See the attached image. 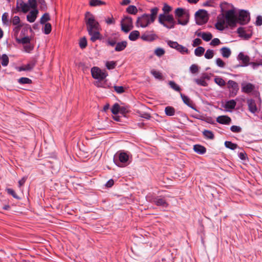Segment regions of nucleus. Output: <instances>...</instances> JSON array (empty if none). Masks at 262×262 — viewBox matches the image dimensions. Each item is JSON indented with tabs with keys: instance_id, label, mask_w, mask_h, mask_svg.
I'll return each mask as SVG.
<instances>
[{
	"instance_id": "nucleus-1",
	"label": "nucleus",
	"mask_w": 262,
	"mask_h": 262,
	"mask_svg": "<svg viewBox=\"0 0 262 262\" xmlns=\"http://www.w3.org/2000/svg\"><path fill=\"white\" fill-rule=\"evenodd\" d=\"M159 9L158 7H154L150 9V14H143L137 18L136 21L137 27L146 28L150 24L153 23L157 17Z\"/></svg>"
},
{
	"instance_id": "nucleus-2",
	"label": "nucleus",
	"mask_w": 262,
	"mask_h": 262,
	"mask_svg": "<svg viewBox=\"0 0 262 262\" xmlns=\"http://www.w3.org/2000/svg\"><path fill=\"white\" fill-rule=\"evenodd\" d=\"M224 4L226 5V3H225ZM223 4H221L222 13L220 15H221L222 18H224L227 26L231 28L235 27L237 23V14L235 9L232 8L227 11H224L223 8Z\"/></svg>"
},
{
	"instance_id": "nucleus-3",
	"label": "nucleus",
	"mask_w": 262,
	"mask_h": 262,
	"mask_svg": "<svg viewBox=\"0 0 262 262\" xmlns=\"http://www.w3.org/2000/svg\"><path fill=\"white\" fill-rule=\"evenodd\" d=\"M175 16L178 20V24L185 26L189 19V14L188 11L182 8H178L174 11Z\"/></svg>"
},
{
	"instance_id": "nucleus-4",
	"label": "nucleus",
	"mask_w": 262,
	"mask_h": 262,
	"mask_svg": "<svg viewBox=\"0 0 262 262\" xmlns=\"http://www.w3.org/2000/svg\"><path fill=\"white\" fill-rule=\"evenodd\" d=\"M158 21L160 24L167 29L173 28L176 21L172 15L160 14L159 15Z\"/></svg>"
},
{
	"instance_id": "nucleus-5",
	"label": "nucleus",
	"mask_w": 262,
	"mask_h": 262,
	"mask_svg": "<svg viewBox=\"0 0 262 262\" xmlns=\"http://www.w3.org/2000/svg\"><path fill=\"white\" fill-rule=\"evenodd\" d=\"M85 21L88 32L91 33L92 31L98 30L99 24L90 12H87L85 14Z\"/></svg>"
},
{
	"instance_id": "nucleus-6",
	"label": "nucleus",
	"mask_w": 262,
	"mask_h": 262,
	"mask_svg": "<svg viewBox=\"0 0 262 262\" xmlns=\"http://www.w3.org/2000/svg\"><path fill=\"white\" fill-rule=\"evenodd\" d=\"M91 72L92 77L99 80H104L107 76V73L105 70H101L97 67H93Z\"/></svg>"
},
{
	"instance_id": "nucleus-7",
	"label": "nucleus",
	"mask_w": 262,
	"mask_h": 262,
	"mask_svg": "<svg viewBox=\"0 0 262 262\" xmlns=\"http://www.w3.org/2000/svg\"><path fill=\"white\" fill-rule=\"evenodd\" d=\"M237 23L244 25L248 24L250 20V13L244 10L239 11L238 15H237Z\"/></svg>"
},
{
	"instance_id": "nucleus-8",
	"label": "nucleus",
	"mask_w": 262,
	"mask_h": 262,
	"mask_svg": "<svg viewBox=\"0 0 262 262\" xmlns=\"http://www.w3.org/2000/svg\"><path fill=\"white\" fill-rule=\"evenodd\" d=\"M196 23L199 25L205 24L208 21L207 12L204 10H199L195 14Z\"/></svg>"
},
{
	"instance_id": "nucleus-9",
	"label": "nucleus",
	"mask_w": 262,
	"mask_h": 262,
	"mask_svg": "<svg viewBox=\"0 0 262 262\" xmlns=\"http://www.w3.org/2000/svg\"><path fill=\"white\" fill-rule=\"evenodd\" d=\"M121 30L125 33L128 32L133 28V19L130 17L126 16L121 22Z\"/></svg>"
},
{
	"instance_id": "nucleus-10",
	"label": "nucleus",
	"mask_w": 262,
	"mask_h": 262,
	"mask_svg": "<svg viewBox=\"0 0 262 262\" xmlns=\"http://www.w3.org/2000/svg\"><path fill=\"white\" fill-rule=\"evenodd\" d=\"M20 10L25 13H27L29 10V6L23 0H16V8L13 10V13H17Z\"/></svg>"
},
{
	"instance_id": "nucleus-11",
	"label": "nucleus",
	"mask_w": 262,
	"mask_h": 262,
	"mask_svg": "<svg viewBox=\"0 0 262 262\" xmlns=\"http://www.w3.org/2000/svg\"><path fill=\"white\" fill-rule=\"evenodd\" d=\"M228 88L231 89L230 95L232 97L236 95L237 93L239 90L238 85L237 82L233 80H230L227 83Z\"/></svg>"
},
{
	"instance_id": "nucleus-12",
	"label": "nucleus",
	"mask_w": 262,
	"mask_h": 262,
	"mask_svg": "<svg viewBox=\"0 0 262 262\" xmlns=\"http://www.w3.org/2000/svg\"><path fill=\"white\" fill-rule=\"evenodd\" d=\"M150 202L154 203L157 206H162L163 207H167L168 205V203L166 200L162 198L161 196H158L156 197L152 198Z\"/></svg>"
},
{
	"instance_id": "nucleus-13",
	"label": "nucleus",
	"mask_w": 262,
	"mask_h": 262,
	"mask_svg": "<svg viewBox=\"0 0 262 262\" xmlns=\"http://www.w3.org/2000/svg\"><path fill=\"white\" fill-rule=\"evenodd\" d=\"M158 38V36L154 33V31H146L143 33L141 38L144 41H152Z\"/></svg>"
},
{
	"instance_id": "nucleus-14",
	"label": "nucleus",
	"mask_w": 262,
	"mask_h": 262,
	"mask_svg": "<svg viewBox=\"0 0 262 262\" xmlns=\"http://www.w3.org/2000/svg\"><path fill=\"white\" fill-rule=\"evenodd\" d=\"M117 156L118 157L119 161L121 163H126L129 160V156L128 154L124 151H119L117 153Z\"/></svg>"
},
{
	"instance_id": "nucleus-15",
	"label": "nucleus",
	"mask_w": 262,
	"mask_h": 262,
	"mask_svg": "<svg viewBox=\"0 0 262 262\" xmlns=\"http://www.w3.org/2000/svg\"><path fill=\"white\" fill-rule=\"evenodd\" d=\"M38 11L37 9L31 11L27 16V19L30 23H33L37 18Z\"/></svg>"
},
{
	"instance_id": "nucleus-16",
	"label": "nucleus",
	"mask_w": 262,
	"mask_h": 262,
	"mask_svg": "<svg viewBox=\"0 0 262 262\" xmlns=\"http://www.w3.org/2000/svg\"><path fill=\"white\" fill-rule=\"evenodd\" d=\"M225 20L224 18H222L221 15H219L217 17V21L215 24L216 28L220 30L223 31L225 29Z\"/></svg>"
},
{
	"instance_id": "nucleus-17",
	"label": "nucleus",
	"mask_w": 262,
	"mask_h": 262,
	"mask_svg": "<svg viewBox=\"0 0 262 262\" xmlns=\"http://www.w3.org/2000/svg\"><path fill=\"white\" fill-rule=\"evenodd\" d=\"M216 121L222 124H229L231 121V118L227 116H220L216 119Z\"/></svg>"
},
{
	"instance_id": "nucleus-18",
	"label": "nucleus",
	"mask_w": 262,
	"mask_h": 262,
	"mask_svg": "<svg viewBox=\"0 0 262 262\" xmlns=\"http://www.w3.org/2000/svg\"><path fill=\"white\" fill-rule=\"evenodd\" d=\"M237 32L241 37L244 38L245 39H249L251 38V34H247L244 28L239 27L237 30Z\"/></svg>"
},
{
	"instance_id": "nucleus-19",
	"label": "nucleus",
	"mask_w": 262,
	"mask_h": 262,
	"mask_svg": "<svg viewBox=\"0 0 262 262\" xmlns=\"http://www.w3.org/2000/svg\"><path fill=\"white\" fill-rule=\"evenodd\" d=\"M255 87L253 84L250 83L246 84H242V90L245 93H250L254 89Z\"/></svg>"
},
{
	"instance_id": "nucleus-20",
	"label": "nucleus",
	"mask_w": 262,
	"mask_h": 262,
	"mask_svg": "<svg viewBox=\"0 0 262 262\" xmlns=\"http://www.w3.org/2000/svg\"><path fill=\"white\" fill-rule=\"evenodd\" d=\"M238 59L242 61L244 65L243 66H247L250 61V57L248 55H245L243 53L241 52L238 55Z\"/></svg>"
},
{
	"instance_id": "nucleus-21",
	"label": "nucleus",
	"mask_w": 262,
	"mask_h": 262,
	"mask_svg": "<svg viewBox=\"0 0 262 262\" xmlns=\"http://www.w3.org/2000/svg\"><path fill=\"white\" fill-rule=\"evenodd\" d=\"M247 104L249 111L254 113L257 111V107L255 101L253 99L247 100Z\"/></svg>"
},
{
	"instance_id": "nucleus-22",
	"label": "nucleus",
	"mask_w": 262,
	"mask_h": 262,
	"mask_svg": "<svg viewBox=\"0 0 262 262\" xmlns=\"http://www.w3.org/2000/svg\"><path fill=\"white\" fill-rule=\"evenodd\" d=\"M127 42L126 41H122L117 43L115 50L117 52L123 51L127 47Z\"/></svg>"
},
{
	"instance_id": "nucleus-23",
	"label": "nucleus",
	"mask_w": 262,
	"mask_h": 262,
	"mask_svg": "<svg viewBox=\"0 0 262 262\" xmlns=\"http://www.w3.org/2000/svg\"><path fill=\"white\" fill-rule=\"evenodd\" d=\"M193 150L194 151L201 155H203L206 152V148L200 144H196L193 146Z\"/></svg>"
},
{
	"instance_id": "nucleus-24",
	"label": "nucleus",
	"mask_w": 262,
	"mask_h": 262,
	"mask_svg": "<svg viewBox=\"0 0 262 262\" xmlns=\"http://www.w3.org/2000/svg\"><path fill=\"white\" fill-rule=\"evenodd\" d=\"M88 33L91 36L90 39L93 42H95L96 40L99 39L100 38V34L98 30L92 31L91 33L90 32Z\"/></svg>"
},
{
	"instance_id": "nucleus-25",
	"label": "nucleus",
	"mask_w": 262,
	"mask_h": 262,
	"mask_svg": "<svg viewBox=\"0 0 262 262\" xmlns=\"http://www.w3.org/2000/svg\"><path fill=\"white\" fill-rule=\"evenodd\" d=\"M180 96L183 100V101L185 104H186L187 105H188L191 108H193L192 101L190 99V98L188 97L185 96V95L181 93H180Z\"/></svg>"
},
{
	"instance_id": "nucleus-26",
	"label": "nucleus",
	"mask_w": 262,
	"mask_h": 262,
	"mask_svg": "<svg viewBox=\"0 0 262 262\" xmlns=\"http://www.w3.org/2000/svg\"><path fill=\"white\" fill-rule=\"evenodd\" d=\"M35 66V63L33 62H30L28 63L27 64L24 65L20 67L19 68L18 71H31L33 69V68Z\"/></svg>"
},
{
	"instance_id": "nucleus-27",
	"label": "nucleus",
	"mask_w": 262,
	"mask_h": 262,
	"mask_svg": "<svg viewBox=\"0 0 262 262\" xmlns=\"http://www.w3.org/2000/svg\"><path fill=\"white\" fill-rule=\"evenodd\" d=\"M140 36V32L137 30L131 32L129 35L128 38L132 41L137 40Z\"/></svg>"
},
{
	"instance_id": "nucleus-28",
	"label": "nucleus",
	"mask_w": 262,
	"mask_h": 262,
	"mask_svg": "<svg viewBox=\"0 0 262 262\" xmlns=\"http://www.w3.org/2000/svg\"><path fill=\"white\" fill-rule=\"evenodd\" d=\"M221 52L222 56L225 58H228L231 54V52L228 48L223 47L221 49Z\"/></svg>"
},
{
	"instance_id": "nucleus-29",
	"label": "nucleus",
	"mask_w": 262,
	"mask_h": 262,
	"mask_svg": "<svg viewBox=\"0 0 262 262\" xmlns=\"http://www.w3.org/2000/svg\"><path fill=\"white\" fill-rule=\"evenodd\" d=\"M236 102L234 100H230L226 102L224 107L226 109H234L236 106Z\"/></svg>"
},
{
	"instance_id": "nucleus-30",
	"label": "nucleus",
	"mask_w": 262,
	"mask_h": 262,
	"mask_svg": "<svg viewBox=\"0 0 262 262\" xmlns=\"http://www.w3.org/2000/svg\"><path fill=\"white\" fill-rule=\"evenodd\" d=\"M203 135L206 139L213 140L214 138V135L212 131L209 130H204L203 132Z\"/></svg>"
},
{
	"instance_id": "nucleus-31",
	"label": "nucleus",
	"mask_w": 262,
	"mask_h": 262,
	"mask_svg": "<svg viewBox=\"0 0 262 262\" xmlns=\"http://www.w3.org/2000/svg\"><path fill=\"white\" fill-rule=\"evenodd\" d=\"M105 4V2L101 0H90V5L92 7L100 6Z\"/></svg>"
},
{
	"instance_id": "nucleus-32",
	"label": "nucleus",
	"mask_w": 262,
	"mask_h": 262,
	"mask_svg": "<svg viewBox=\"0 0 262 262\" xmlns=\"http://www.w3.org/2000/svg\"><path fill=\"white\" fill-rule=\"evenodd\" d=\"M126 12L130 14L135 15L138 12V9L137 7L134 5L129 6L126 10Z\"/></svg>"
},
{
	"instance_id": "nucleus-33",
	"label": "nucleus",
	"mask_w": 262,
	"mask_h": 262,
	"mask_svg": "<svg viewBox=\"0 0 262 262\" xmlns=\"http://www.w3.org/2000/svg\"><path fill=\"white\" fill-rule=\"evenodd\" d=\"M165 113L167 116H173L175 114V109L172 106H166L165 108Z\"/></svg>"
},
{
	"instance_id": "nucleus-34",
	"label": "nucleus",
	"mask_w": 262,
	"mask_h": 262,
	"mask_svg": "<svg viewBox=\"0 0 262 262\" xmlns=\"http://www.w3.org/2000/svg\"><path fill=\"white\" fill-rule=\"evenodd\" d=\"M225 146L226 147L232 150H234L238 147V145L236 144L233 143L231 141H227L225 142Z\"/></svg>"
},
{
	"instance_id": "nucleus-35",
	"label": "nucleus",
	"mask_w": 262,
	"mask_h": 262,
	"mask_svg": "<svg viewBox=\"0 0 262 262\" xmlns=\"http://www.w3.org/2000/svg\"><path fill=\"white\" fill-rule=\"evenodd\" d=\"M50 19L49 14L48 13H45L40 18V23L41 24H45Z\"/></svg>"
},
{
	"instance_id": "nucleus-36",
	"label": "nucleus",
	"mask_w": 262,
	"mask_h": 262,
	"mask_svg": "<svg viewBox=\"0 0 262 262\" xmlns=\"http://www.w3.org/2000/svg\"><path fill=\"white\" fill-rule=\"evenodd\" d=\"M214 82L215 83H216L217 85H220V86H224L226 84V82L224 81V80L220 77H216L214 78Z\"/></svg>"
},
{
	"instance_id": "nucleus-37",
	"label": "nucleus",
	"mask_w": 262,
	"mask_h": 262,
	"mask_svg": "<svg viewBox=\"0 0 262 262\" xmlns=\"http://www.w3.org/2000/svg\"><path fill=\"white\" fill-rule=\"evenodd\" d=\"M120 106L117 103H115L111 108V112L114 115H117L120 112Z\"/></svg>"
},
{
	"instance_id": "nucleus-38",
	"label": "nucleus",
	"mask_w": 262,
	"mask_h": 262,
	"mask_svg": "<svg viewBox=\"0 0 262 262\" xmlns=\"http://www.w3.org/2000/svg\"><path fill=\"white\" fill-rule=\"evenodd\" d=\"M52 30V26L50 23L45 24L44 28L42 29V31L45 34H49Z\"/></svg>"
},
{
	"instance_id": "nucleus-39",
	"label": "nucleus",
	"mask_w": 262,
	"mask_h": 262,
	"mask_svg": "<svg viewBox=\"0 0 262 262\" xmlns=\"http://www.w3.org/2000/svg\"><path fill=\"white\" fill-rule=\"evenodd\" d=\"M212 38V35L210 32H203L202 39L206 41H209Z\"/></svg>"
},
{
	"instance_id": "nucleus-40",
	"label": "nucleus",
	"mask_w": 262,
	"mask_h": 262,
	"mask_svg": "<svg viewBox=\"0 0 262 262\" xmlns=\"http://www.w3.org/2000/svg\"><path fill=\"white\" fill-rule=\"evenodd\" d=\"M205 52V49L202 47H199L194 50V54L196 56H201Z\"/></svg>"
},
{
	"instance_id": "nucleus-41",
	"label": "nucleus",
	"mask_w": 262,
	"mask_h": 262,
	"mask_svg": "<svg viewBox=\"0 0 262 262\" xmlns=\"http://www.w3.org/2000/svg\"><path fill=\"white\" fill-rule=\"evenodd\" d=\"M165 53V51L164 49L161 48H157L155 49L154 53L158 57H161L163 56Z\"/></svg>"
},
{
	"instance_id": "nucleus-42",
	"label": "nucleus",
	"mask_w": 262,
	"mask_h": 262,
	"mask_svg": "<svg viewBox=\"0 0 262 262\" xmlns=\"http://www.w3.org/2000/svg\"><path fill=\"white\" fill-rule=\"evenodd\" d=\"M6 191L7 193L11 195L14 198L17 200H20V198L16 193L15 191L11 188H7Z\"/></svg>"
},
{
	"instance_id": "nucleus-43",
	"label": "nucleus",
	"mask_w": 262,
	"mask_h": 262,
	"mask_svg": "<svg viewBox=\"0 0 262 262\" xmlns=\"http://www.w3.org/2000/svg\"><path fill=\"white\" fill-rule=\"evenodd\" d=\"M18 82L20 84H30L32 80L27 77H21L18 79Z\"/></svg>"
},
{
	"instance_id": "nucleus-44",
	"label": "nucleus",
	"mask_w": 262,
	"mask_h": 262,
	"mask_svg": "<svg viewBox=\"0 0 262 262\" xmlns=\"http://www.w3.org/2000/svg\"><path fill=\"white\" fill-rule=\"evenodd\" d=\"M105 66L107 69L112 70L115 68L116 66V62L114 61H107Z\"/></svg>"
},
{
	"instance_id": "nucleus-45",
	"label": "nucleus",
	"mask_w": 262,
	"mask_h": 262,
	"mask_svg": "<svg viewBox=\"0 0 262 262\" xmlns=\"http://www.w3.org/2000/svg\"><path fill=\"white\" fill-rule=\"evenodd\" d=\"M2 65L6 67L9 63V58L6 54H3L2 56Z\"/></svg>"
},
{
	"instance_id": "nucleus-46",
	"label": "nucleus",
	"mask_w": 262,
	"mask_h": 262,
	"mask_svg": "<svg viewBox=\"0 0 262 262\" xmlns=\"http://www.w3.org/2000/svg\"><path fill=\"white\" fill-rule=\"evenodd\" d=\"M169 85H170L171 88H172V89H173L176 91L180 92L181 88L174 81H170L169 82Z\"/></svg>"
},
{
	"instance_id": "nucleus-47",
	"label": "nucleus",
	"mask_w": 262,
	"mask_h": 262,
	"mask_svg": "<svg viewBox=\"0 0 262 262\" xmlns=\"http://www.w3.org/2000/svg\"><path fill=\"white\" fill-rule=\"evenodd\" d=\"M27 4H28L29 8H31L33 10L36 9L37 0H28Z\"/></svg>"
},
{
	"instance_id": "nucleus-48",
	"label": "nucleus",
	"mask_w": 262,
	"mask_h": 262,
	"mask_svg": "<svg viewBox=\"0 0 262 262\" xmlns=\"http://www.w3.org/2000/svg\"><path fill=\"white\" fill-rule=\"evenodd\" d=\"M117 39L116 38L110 37L107 40V44L112 47H114L117 44Z\"/></svg>"
},
{
	"instance_id": "nucleus-49",
	"label": "nucleus",
	"mask_w": 262,
	"mask_h": 262,
	"mask_svg": "<svg viewBox=\"0 0 262 262\" xmlns=\"http://www.w3.org/2000/svg\"><path fill=\"white\" fill-rule=\"evenodd\" d=\"M87 46V40L85 37L80 39L79 41V46L81 49H84Z\"/></svg>"
},
{
	"instance_id": "nucleus-50",
	"label": "nucleus",
	"mask_w": 262,
	"mask_h": 262,
	"mask_svg": "<svg viewBox=\"0 0 262 262\" xmlns=\"http://www.w3.org/2000/svg\"><path fill=\"white\" fill-rule=\"evenodd\" d=\"M194 81L198 84L203 86L207 85V83L204 78L195 79Z\"/></svg>"
},
{
	"instance_id": "nucleus-51",
	"label": "nucleus",
	"mask_w": 262,
	"mask_h": 262,
	"mask_svg": "<svg viewBox=\"0 0 262 262\" xmlns=\"http://www.w3.org/2000/svg\"><path fill=\"white\" fill-rule=\"evenodd\" d=\"M214 55L213 51L212 50L208 49L206 51L205 54V57L207 59H211Z\"/></svg>"
},
{
	"instance_id": "nucleus-52",
	"label": "nucleus",
	"mask_w": 262,
	"mask_h": 262,
	"mask_svg": "<svg viewBox=\"0 0 262 262\" xmlns=\"http://www.w3.org/2000/svg\"><path fill=\"white\" fill-rule=\"evenodd\" d=\"M162 10L164 12L163 14H168L172 10V8L167 4H164Z\"/></svg>"
},
{
	"instance_id": "nucleus-53",
	"label": "nucleus",
	"mask_w": 262,
	"mask_h": 262,
	"mask_svg": "<svg viewBox=\"0 0 262 262\" xmlns=\"http://www.w3.org/2000/svg\"><path fill=\"white\" fill-rule=\"evenodd\" d=\"M168 45L173 49L177 50L179 44L177 41H173L171 40H168L167 41Z\"/></svg>"
},
{
	"instance_id": "nucleus-54",
	"label": "nucleus",
	"mask_w": 262,
	"mask_h": 262,
	"mask_svg": "<svg viewBox=\"0 0 262 262\" xmlns=\"http://www.w3.org/2000/svg\"><path fill=\"white\" fill-rule=\"evenodd\" d=\"M177 50L181 53L182 54L188 53V50L187 49V48L181 45H179Z\"/></svg>"
},
{
	"instance_id": "nucleus-55",
	"label": "nucleus",
	"mask_w": 262,
	"mask_h": 262,
	"mask_svg": "<svg viewBox=\"0 0 262 262\" xmlns=\"http://www.w3.org/2000/svg\"><path fill=\"white\" fill-rule=\"evenodd\" d=\"M2 20L3 23L4 25H8L9 24V20H8V13L7 12L4 13L2 17Z\"/></svg>"
},
{
	"instance_id": "nucleus-56",
	"label": "nucleus",
	"mask_w": 262,
	"mask_h": 262,
	"mask_svg": "<svg viewBox=\"0 0 262 262\" xmlns=\"http://www.w3.org/2000/svg\"><path fill=\"white\" fill-rule=\"evenodd\" d=\"M115 91L118 94H122L124 92V88L122 86H114Z\"/></svg>"
},
{
	"instance_id": "nucleus-57",
	"label": "nucleus",
	"mask_w": 262,
	"mask_h": 262,
	"mask_svg": "<svg viewBox=\"0 0 262 262\" xmlns=\"http://www.w3.org/2000/svg\"><path fill=\"white\" fill-rule=\"evenodd\" d=\"M11 22L13 25H20V18L18 16H15L11 20Z\"/></svg>"
},
{
	"instance_id": "nucleus-58",
	"label": "nucleus",
	"mask_w": 262,
	"mask_h": 262,
	"mask_svg": "<svg viewBox=\"0 0 262 262\" xmlns=\"http://www.w3.org/2000/svg\"><path fill=\"white\" fill-rule=\"evenodd\" d=\"M221 43V41L219 38H215L213 39L210 43V45L212 46H216Z\"/></svg>"
},
{
	"instance_id": "nucleus-59",
	"label": "nucleus",
	"mask_w": 262,
	"mask_h": 262,
	"mask_svg": "<svg viewBox=\"0 0 262 262\" xmlns=\"http://www.w3.org/2000/svg\"><path fill=\"white\" fill-rule=\"evenodd\" d=\"M216 65L220 68H224L225 66V63L221 58H217L216 59Z\"/></svg>"
},
{
	"instance_id": "nucleus-60",
	"label": "nucleus",
	"mask_w": 262,
	"mask_h": 262,
	"mask_svg": "<svg viewBox=\"0 0 262 262\" xmlns=\"http://www.w3.org/2000/svg\"><path fill=\"white\" fill-rule=\"evenodd\" d=\"M230 130L233 133H239L242 130V128L238 126L232 125L230 127Z\"/></svg>"
},
{
	"instance_id": "nucleus-61",
	"label": "nucleus",
	"mask_w": 262,
	"mask_h": 262,
	"mask_svg": "<svg viewBox=\"0 0 262 262\" xmlns=\"http://www.w3.org/2000/svg\"><path fill=\"white\" fill-rule=\"evenodd\" d=\"M190 70L191 72L193 74H195L198 73L199 71L198 67L196 64H192L190 67Z\"/></svg>"
},
{
	"instance_id": "nucleus-62",
	"label": "nucleus",
	"mask_w": 262,
	"mask_h": 262,
	"mask_svg": "<svg viewBox=\"0 0 262 262\" xmlns=\"http://www.w3.org/2000/svg\"><path fill=\"white\" fill-rule=\"evenodd\" d=\"M30 39L28 36L24 37L21 39L18 40V42L22 43L23 44H26L29 43Z\"/></svg>"
},
{
	"instance_id": "nucleus-63",
	"label": "nucleus",
	"mask_w": 262,
	"mask_h": 262,
	"mask_svg": "<svg viewBox=\"0 0 262 262\" xmlns=\"http://www.w3.org/2000/svg\"><path fill=\"white\" fill-rule=\"evenodd\" d=\"M151 73L153 76H154L156 78L160 79L162 78L161 73L158 71L152 70L151 72Z\"/></svg>"
},
{
	"instance_id": "nucleus-64",
	"label": "nucleus",
	"mask_w": 262,
	"mask_h": 262,
	"mask_svg": "<svg viewBox=\"0 0 262 262\" xmlns=\"http://www.w3.org/2000/svg\"><path fill=\"white\" fill-rule=\"evenodd\" d=\"M255 24L256 26H259L262 25V16L259 15L257 17Z\"/></svg>"
}]
</instances>
